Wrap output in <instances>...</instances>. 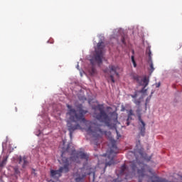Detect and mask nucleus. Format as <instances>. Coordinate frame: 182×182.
<instances>
[{
  "label": "nucleus",
  "instance_id": "1",
  "mask_svg": "<svg viewBox=\"0 0 182 182\" xmlns=\"http://www.w3.org/2000/svg\"><path fill=\"white\" fill-rule=\"evenodd\" d=\"M67 107L68 110L66 115L69 120L67 126L68 132H70V139H72L75 131L82 130V126H85L84 129L87 134L96 139H99V137H102L103 134H106V132L100 129V125L86 120L85 114L87 113V110L83 109V105H79L76 109H75L72 107V105L67 104Z\"/></svg>",
  "mask_w": 182,
  "mask_h": 182
},
{
  "label": "nucleus",
  "instance_id": "2",
  "mask_svg": "<svg viewBox=\"0 0 182 182\" xmlns=\"http://www.w3.org/2000/svg\"><path fill=\"white\" fill-rule=\"evenodd\" d=\"M130 167L132 171L129 169V167L124 164L121 166L119 171L120 176H125V179L132 178L133 176H136V170L139 177H144L146 171L149 168V166L141 162L133 161L131 162Z\"/></svg>",
  "mask_w": 182,
  "mask_h": 182
},
{
  "label": "nucleus",
  "instance_id": "3",
  "mask_svg": "<svg viewBox=\"0 0 182 182\" xmlns=\"http://www.w3.org/2000/svg\"><path fill=\"white\" fill-rule=\"evenodd\" d=\"M95 109L94 117L101 123H105L108 127H110V117L105 111V105L99 104L95 107ZM96 110H99L100 112Z\"/></svg>",
  "mask_w": 182,
  "mask_h": 182
},
{
  "label": "nucleus",
  "instance_id": "4",
  "mask_svg": "<svg viewBox=\"0 0 182 182\" xmlns=\"http://www.w3.org/2000/svg\"><path fill=\"white\" fill-rule=\"evenodd\" d=\"M64 153L61 154V162L60 164H63V166L60 167L58 170H50V176L55 180H59L60 177H62V173H68L69 171V159L66 157H63Z\"/></svg>",
  "mask_w": 182,
  "mask_h": 182
},
{
  "label": "nucleus",
  "instance_id": "5",
  "mask_svg": "<svg viewBox=\"0 0 182 182\" xmlns=\"http://www.w3.org/2000/svg\"><path fill=\"white\" fill-rule=\"evenodd\" d=\"M112 146L109 150L107 151L105 154L102 155V157H107L105 159V167L107 166H112V164H114V157L117 153H119V149H117V146L116 145V141L114 140L111 141Z\"/></svg>",
  "mask_w": 182,
  "mask_h": 182
},
{
  "label": "nucleus",
  "instance_id": "6",
  "mask_svg": "<svg viewBox=\"0 0 182 182\" xmlns=\"http://www.w3.org/2000/svg\"><path fill=\"white\" fill-rule=\"evenodd\" d=\"M105 49V43L103 42L98 43L97 45V49L95 51L92 59H90V63L94 66L95 63H97L98 66H100L103 63V50Z\"/></svg>",
  "mask_w": 182,
  "mask_h": 182
},
{
  "label": "nucleus",
  "instance_id": "7",
  "mask_svg": "<svg viewBox=\"0 0 182 182\" xmlns=\"http://www.w3.org/2000/svg\"><path fill=\"white\" fill-rule=\"evenodd\" d=\"M132 79L136 80V82L139 83L140 86H144L141 90L136 91L137 93L144 94L146 93V92H147V89H146V87L149 86V79L147 78V77H144V78H142L141 76L138 75L137 74H134L132 75Z\"/></svg>",
  "mask_w": 182,
  "mask_h": 182
},
{
  "label": "nucleus",
  "instance_id": "8",
  "mask_svg": "<svg viewBox=\"0 0 182 182\" xmlns=\"http://www.w3.org/2000/svg\"><path fill=\"white\" fill-rule=\"evenodd\" d=\"M138 120L139 122L138 125V129L139 130V136L144 137V136H146V123L143 121L141 116L140 115L138 117Z\"/></svg>",
  "mask_w": 182,
  "mask_h": 182
},
{
  "label": "nucleus",
  "instance_id": "9",
  "mask_svg": "<svg viewBox=\"0 0 182 182\" xmlns=\"http://www.w3.org/2000/svg\"><path fill=\"white\" fill-rule=\"evenodd\" d=\"M76 159H81V160H85V161H87L89 160V154L83 151H78L76 154V158L75 156L70 157V160L73 161H76Z\"/></svg>",
  "mask_w": 182,
  "mask_h": 182
},
{
  "label": "nucleus",
  "instance_id": "10",
  "mask_svg": "<svg viewBox=\"0 0 182 182\" xmlns=\"http://www.w3.org/2000/svg\"><path fill=\"white\" fill-rule=\"evenodd\" d=\"M146 54L148 55L149 57V63L151 68V72H154V67L153 65V60L151 59V50H150V47L146 48Z\"/></svg>",
  "mask_w": 182,
  "mask_h": 182
},
{
  "label": "nucleus",
  "instance_id": "11",
  "mask_svg": "<svg viewBox=\"0 0 182 182\" xmlns=\"http://www.w3.org/2000/svg\"><path fill=\"white\" fill-rule=\"evenodd\" d=\"M109 73H114V75H116V76H117V77H119V70H120V67H119V65H109Z\"/></svg>",
  "mask_w": 182,
  "mask_h": 182
},
{
  "label": "nucleus",
  "instance_id": "12",
  "mask_svg": "<svg viewBox=\"0 0 182 182\" xmlns=\"http://www.w3.org/2000/svg\"><path fill=\"white\" fill-rule=\"evenodd\" d=\"M131 97H132V102L136 105V106H140V104L141 103V97L137 98V91L134 92V95H131Z\"/></svg>",
  "mask_w": 182,
  "mask_h": 182
},
{
  "label": "nucleus",
  "instance_id": "13",
  "mask_svg": "<svg viewBox=\"0 0 182 182\" xmlns=\"http://www.w3.org/2000/svg\"><path fill=\"white\" fill-rule=\"evenodd\" d=\"M143 148L141 147V145L140 144V140H139L136 142V149L134 150V153H139L141 156H143Z\"/></svg>",
  "mask_w": 182,
  "mask_h": 182
},
{
  "label": "nucleus",
  "instance_id": "14",
  "mask_svg": "<svg viewBox=\"0 0 182 182\" xmlns=\"http://www.w3.org/2000/svg\"><path fill=\"white\" fill-rule=\"evenodd\" d=\"M18 161L19 164L22 165V168H25L28 166V161L26 160V158L24 156L22 158V156H19L18 158Z\"/></svg>",
  "mask_w": 182,
  "mask_h": 182
},
{
  "label": "nucleus",
  "instance_id": "15",
  "mask_svg": "<svg viewBox=\"0 0 182 182\" xmlns=\"http://www.w3.org/2000/svg\"><path fill=\"white\" fill-rule=\"evenodd\" d=\"M86 177V174H82L79 176L75 178V182H83V179Z\"/></svg>",
  "mask_w": 182,
  "mask_h": 182
},
{
  "label": "nucleus",
  "instance_id": "16",
  "mask_svg": "<svg viewBox=\"0 0 182 182\" xmlns=\"http://www.w3.org/2000/svg\"><path fill=\"white\" fill-rule=\"evenodd\" d=\"M111 116L114 119V122L116 123L117 122V113H116L115 112H113L111 113Z\"/></svg>",
  "mask_w": 182,
  "mask_h": 182
},
{
  "label": "nucleus",
  "instance_id": "17",
  "mask_svg": "<svg viewBox=\"0 0 182 182\" xmlns=\"http://www.w3.org/2000/svg\"><path fill=\"white\" fill-rule=\"evenodd\" d=\"M132 116H134V114L133 113V110L130 109L128 112V118L127 120H132Z\"/></svg>",
  "mask_w": 182,
  "mask_h": 182
},
{
  "label": "nucleus",
  "instance_id": "18",
  "mask_svg": "<svg viewBox=\"0 0 182 182\" xmlns=\"http://www.w3.org/2000/svg\"><path fill=\"white\" fill-rule=\"evenodd\" d=\"M7 160H8V157L4 158L3 161L0 163V167H4V166L6 164Z\"/></svg>",
  "mask_w": 182,
  "mask_h": 182
},
{
  "label": "nucleus",
  "instance_id": "19",
  "mask_svg": "<svg viewBox=\"0 0 182 182\" xmlns=\"http://www.w3.org/2000/svg\"><path fill=\"white\" fill-rule=\"evenodd\" d=\"M131 59H132V62L134 65V68H136L137 66V65L136 64V60H134V55H132Z\"/></svg>",
  "mask_w": 182,
  "mask_h": 182
},
{
  "label": "nucleus",
  "instance_id": "20",
  "mask_svg": "<svg viewBox=\"0 0 182 182\" xmlns=\"http://www.w3.org/2000/svg\"><path fill=\"white\" fill-rule=\"evenodd\" d=\"M14 170L15 174H16V175H18V174H19V173H21V172L19 171V168H18V166H15L14 168Z\"/></svg>",
  "mask_w": 182,
  "mask_h": 182
},
{
  "label": "nucleus",
  "instance_id": "21",
  "mask_svg": "<svg viewBox=\"0 0 182 182\" xmlns=\"http://www.w3.org/2000/svg\"><path fill=\"white\" fill-rule=\"evenodd\" d=\"M125 38L124 36L122 37L121 38V42H122V43L124 45H126V41H124Z\"/></svg>",
  "mask_w": 182,
  "mask_h": 182
},
{
  "label": "nucleus",
  "instance_id": "22",
  "mask_svg": "<svg viewBox=\"0 0 182 182\" xmlns=\"http://www.w3.org/2000/svg\"><path fill=\"white\" fill-rule=\"evenodd\" d=\"M110 80H111V82H112V83H114V77L113 76V75H110Z\"/></svg>",
  "mask_w": 182,
  "mask_h": 182
},
{
  "label": "nucleus",
  "instance_id": "23",
  "mask_svg": "<svg viewBox=\"0 0 182 182\" xmlns=\"http://www.w3.org/2000/svg\"><path fill=\"white\" fill-rule=\"evenodd\" d=\"M115 130H116L117 139H119V137H122V135H120V134H119V132L117 131V129H115Z\"/></svg>",
  "mask_w": 182,
  "mask_h": 182
},
{
  "label": "nucleus",
  "instance_id": "24",
  "mask_svg": "<svg viewBox=\"0 0 182 182\" xmlns=\"http://www.w3.org/2000/svg\"><path fill=\"white\" fill-rule=\"evenodd\" d=\"M150 102V98L147 97L146 100V103H145V105L147 106V103Z\"/></svg>",
  "mask_w": 182,
  "mask_h": 182
},
{
  "label": "nucleus",
  "instance_id": "25",
  "mask_svg": "<svg viewBox=\"0 0 182 182\" xmlns=\"http://www.w3.org/2000/svg\"><path fill=\"white\" fill-rule=\"evenodd\" d=\"M92 73H95L96 72V69H95V68H92Z\"/></svg>",
  "mask_w": 182,
  "mask_h": 182
},
{
  "label": "nucleus",
  "instance_id": "26",
  "mask_svg": "<svg viewBox=\"0 0 182 182\" xmlns=\"http://www.w3.org/2000/svg\"><path fill=\"white\" fill-rule=\"evenodd\" d=\"M161 83L160 82H158L156 84V87H159V86H161Z\"/></svg>",
  "mask_w": 182,
  "mask_h": 182
},
{
  "label": "nucleus",
  "instance_id": "27",
  "mask_svg": "<svg viewBox=\"0 0 182 182\" xmlns=\"http://www.w3.org/2000/svg\"><path fill=\"white\" fill-rule=\"evenodd\" d=\"M141 112V109H140L139 108L136 109V113H140Z\"/></svg>",
  "mask_w": 182,
  "mask_h": 182
},
{
  "label": "nucleus",
  "instance_id": "28",
  "mask_svg": "<svg viewBox=\"0 0 182 182\" xmlns=\"http://www.w3.org/2000/svg\"><path fill=\"white\" fill-rule=\"evenodd\" d=\"M127 124L129 126L130 123L129 122V120H127Z\"/></svg>",
  "mask_w": 182,
  "mask_h": 182
},
{
  "label": "nucleus",
  "instance_id": "29",
  "mask_svg": "<svg viewBox=\"0 0 182 182\" xmlns=\"http://www.w3.org/2000/svg\"><path fill=\"white\" fill-rule=\"evenodd\" d=\"M113 182H117V179H114Z\"/></svg>",
  "mask_w": 182,
  "mask_h": 182
},
{
  "label": "nucleus",
  "instance_id": "30",
  "mask_svg": "<svg viewBox=\"0 0 182 182\" xmlns=\"http://www.w3.org/2000/svg\"><path fill=\"white\" fill-rule=\"evenodd\" d=\"M104 72H105V73H107V70H105Z\"/></svg>",
  "mask_w": 182,
  "mask_h": 182
},
{
  "label": "nucleus",
  "instance_id": "31",
  "mask_svg": "<svg viewBox=\"0 0 182 182\" xmlns=\"http://www.w3.org/2000/svg\"><path fill=\"white\" fill-rule=\"evenodd\" d=\"M132 53L133 55H134V50H132Z\"/></svg>",
  "mask_w": 182,
  "mask_h": 182
},
{
  "label": "nucleus",
  "instance_id": "32",
  "mask_svg": "<svg viewBox=\"0 0 182 182\" xmlns=\"http://www.w3.org/2000/svg\"><path fill=\"white\" fill-rule=\"evenodd\" d=\"M149 173H151V170H149Z\"/></svg>",
  "mask_w": 182,
  "mask_h": 182
}]
</instances>
